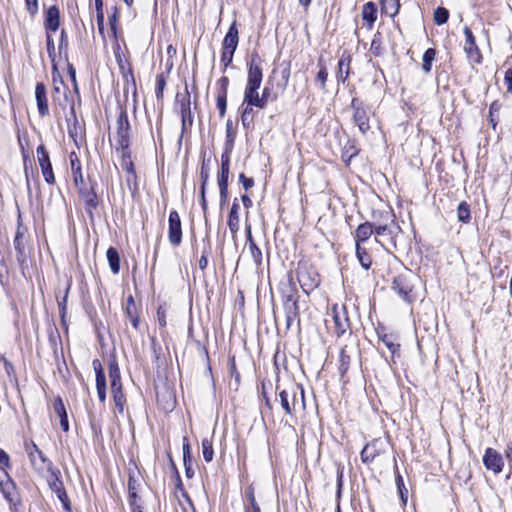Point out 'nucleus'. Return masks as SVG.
<instances>
[{
	"instance_id": "obj_53",
	"label": "nucleus",
	"mask_w": 512,
	"mask_h": 512,
	"mask_svg": "<svg viewBox=\"0 0 512 512\" xmlns=\"http://www.w3.org/2000/svg\"><path fill=\"white\" fill-rule=\"evenodd\" d=\"M239 180L243 184L245 190H248L254 186V180L252 178H247L243 173L239 175Z\"/></svg>"
},
{
	"instance_id": "obj_59",
	"label": "nucleus",
	"mask_w": 512,
	"mask_h": 512,
	"mask_svg": "<svg viewBox=\"0 0 512 512\" xmlns=\"http://www.w3.org/2000/svg\"><path fill=\"white\" fill-rule=\"evenodd\" d=\"M182 496H183L184 500L183 501L180 500L179 503L182 506L183 510L186 512L185 504H187L194 511L192 501L185 491H182Z\"/></svg>"
},
{
	"instance_id": "obj_27",
	"label": "nucleus",
	"mask_w": 512,
	"mask_h": 512,
	"mask_svg": "<svg viewBox=\"0 0 512 512\" xmlns=\"http://www.w3.org/2000/svg\"><path fill=\"white\" fill-rule=\"evenodd\" d=\"M106 254H107V259H108L111 271L114 274L119 273V270H120V257H119L118 251L115 248L110 247L107 250Z\"/></svg>"
},
{
	"instance_id": "obj_26",
	"label": "nucleus",
	"mask_w": 512,
	"mask_h": 512,
	"mask_svg": "<svg viewBox=\"0 0 512 512\" xmlns=\"http://www.w3.org/2000/svg\"><path fill=\"white\" fill-rule=\"evenodd\" d=\"M297 298L295 295L290 294L287 296L284 307L287 313V319L290 321L292 318H295L298 314V304Z\"/></svg>"
},
{
	"instance_id": "obj_45",
	"label": "nucleus",
	"mask_w": 512,
	"mask_h": 512,
	"mask_svg": "<svg viewBox=\"0 0 512 512\" xmlns=\"http://www.w3.org/2000/svg\"><path fill=\"white\" fill-rule=\"evenodd\" d=\"M234 52L235 51H233V50L222 48L221 62L223 63V65L225 67H227L229 64H231Z\"/></svg>"
},
{
	"instance_id": "obj_39",
	"label": "nucleus",
	"mask_w": 512,
	"mask_h": 512,
	"mask_svg": "<svg viewBox=\"0 0 512 512\" xmlns=\"http://www.w3.org/2000/svg\"><path fill=\"white\" fill-rule=\"evenodd\" d=\"M449 18V12L444 7H438L434 11V21L438 25L445 24L448 21Z\"/></svg>"
},
{
	"instance_id": "obj_51",
	"label": "nucleus",
	"mask_w": 512,
	"mask_h": 512,
	"mask_svg": "<svg viewBox=\"0 0 512 512\" xmlns=\"http://www.w3.org/2000/svg\"><path fill=\"white\" fill-rule=\"evenodd\" d=\"M56 495L58 499L62 502L64 509L70 510V502L65 490L63 489L62 491H58Z\"/></svg>"
},
{
	"instance_id": "obj_18",
	"label": "nucleus",
	"mask_w": 512,
	"mask_h": 512,
	"mask_svg": "<svg viewBox=\"0 0 512 512\" xmlns=\"http://www.w3.org/2000/svg\"><path fill=\"white\" fill-rule=\"evenodd\" d=\"M239 209V203L237 202V199H234L227 221L228 227L233 234L237 233L239 230Z\"/></svg>"
},
{
	"instance_id": "obj_20",
	"label": "nucleus",
	"mask_w": 512,
	"mask_h": 512,
	"mask_svg": "<svg viewBox=\"0 0 512 512\" xmlns=\"http://www.w3.org/2000/svg\"><path fill=\"white\" fill-rule=\"evenodd\" d=\"M53 408H54L55 413L60 418V426H61V428L64 431H68L69 430L68 417H67V413H66V409H65L64 403H63L61 398H57V399L54 400Z\"/></svg>"
},
{
	"instance_id": "obj_46",
	"label": "nucleus",
	"mask_w": 512,
	"mask_h": 512,
	"mask_svg": "<svg viewBox=\"0 0 512 512\" xmlns=\"http://www.w3.org/2000/svg\"><path fill=\"white\" fill-rule=\"evenodd\" d=\"M396 485H397L398 491L400 493L401 499H402L403 503L405 504L407 501V498L405 497L404 493H407V489L404 486L402 476L399 474L396 476Z\"/></svg>"
},
{
	"instance_id": "obj_28",
	"label": "nucleus",
	"mask_w": 512,
	"mask_h": 512,
	"mask_svg": "<svg viewBox=\"0 0 512 512\" xmlns=\"http://www.w3.org/2000/svg\"><path fill=\"white\" fill-rule=\"evenodd\" d=\"M25 231L19 225L14 237V248L17 251L18 255L24 256L25 253V244H24Z\"/></svg>"
},
{
	"instance_id": "obj_52",
	"label": "nucleus",
	"mask_w": 512,
	"mask_h": 512,
	"mask_svg": "<svg viewBox=\"0 0 512 512\" xmlns=\"http://www.w3.org/2000/svg\"><path fill=\"white\" fill-rule=\"evenodd\" d=\"M183 460L184 465H187V462L190 460V445L186 437L183 438Z\"/></svg>"
},
{
	"instance_id": "obj_14",
	"label": "nucleus",
	"mask_w": 512,
	"mask_h": 512,
	"mask_svg": "<svg viewBox=\"0 0 512 512\" xmlns=\"http://www.w3.org/2000/svg\"><path fill=\"white\" fill-rule=\"evenodd\" d=\"M77 189L81 198L85 202L87 211L91 213L92 210L95 209L98 205L96 193L93 191V189L87 188L85 184L79 185Z\"/></svg>"
},
{
	"instance_id": "obj_33",
	"label": "nucleus",
	"mask_w": 512,
	"mask_h": 512,
	"mask_svg": "<svg viewBox=\"0 0 512 512\" xmlns=\"http://www.w3.org/2000/svg\"><path fill=\"white\" fill-rule=\"evenodd\" d=\"M356 256L360 263V265L365 269L368 270L371 266V258L366 251L365 248H362L358 243H356Z\"/></svg>"
},
{
	"instance_id": "obj_40",
	"label": "nucleus",
	"mask_w": 512,
	"mask_h": 512,
	"mask_svg": "<svg viewBox=\"0 0 512 512\" xmlns=\"http://www.w3.org/2000/svg\"><path fill=\"white\" fill-rule=\"evenodd\" d=\"M165 86H166L165 75L163 73L158 74L156 76V89H155L157 99H161L163 97V91L165 89Z\"/></svg>"
},
{
	"instance_id": "obj_21",
	"label": "nucleus",
	"mask_w": 512,
	"mask_h": 512,
	"mask_svg": "<svg viewBox=\"0 0 512 512\" xmlns=\"http://www.w3.org/2000/svg\"><path fill=\"white\" fill-rule=\"evenodd\" d=\"M374 233V226L370 222L360 224L355 231L356 243L364 242Z\"/></svg>"
},
{
	"instance_id": "obj_15",
	"label": "nucleus",
	"mask_w": 512,
	"mask_h": 512,
	"mask_svg": "<svg viewBox=\"0 0 512 512\" xmlns=\"http://www.w3.org/2000/svg\"><path fill=\"white\" fill-rule=\"evenodd\" d=\"M45 27L49 31H57L60 25V12L57 6L49 7L45 16Z\"/></svg>"
},
{
	"instance_id": "obj_35",
	"label": "nucleus",
	"mask_w": 512,
	"mask_h": 512,
	"mask_svg": "<svg viewBox=\"0 0 512 512\" xmlns=\"http://www.w3.org/2000/svg\"><path fill=\"white\" fill-rule=\"evenodd\" d=\"M247 241H248V244H249V250H250L251 257L253 258V260L256 263V265H260L261 262H262V252L257 247L255 242L253 241L250 232L248 234Z\"/></svg>"
},
{
	"instance_id": "obj_50",
	"label": "nucleus",
	"mask_w": 512,
	"mask_h": 512,
	"mask_svg": "<svg viewBox=\"0 0 512 512\" xmlns=\"http://www.w3.org/2000/svg\"><path fill=\"white\" fill-rule=\"evenodd\" d=\"M26 8L31 15L38 12V0H25Z\"/></svg>"
},
{
	"instance_id": "obj_47",
	"label": "nucleus",
	"mask_w": 512,
	"mask_h": 512,
	"mask_svg": "<svg viewBox=\"0 0 512 512\" xmlns=\"http://www.w3.org/2000/svg\"><path fill=\"white\" fill-rule=\"evenodd\" d=\"M46 40H47V52H48V55H49L51 61L53 62L54 59H55V44H54V40H53L52 36L49 33H47Z\"/></svg>"
},
{
	"instance_id": "obj_29",
	"label": "nucleus",
	"mask_w": 512,
	"mask_h": 512,
	"mask_svg": "<svg viewBox=\"0 0 512 512\" xmlns=\"http://www.w3.org/2000/svg\"><path fill=\"white\" fill-rule=\"evenodd\" d=\"M381 5L383 12L389 17H394L400 9L399 0H381Z\"/></svg>"
},
{
	"instance_id": "obj_63",
	"label": "nucleus",
	"mask_w": 512,
	"mask_h": 512,
	"mask_svg": "<svg viewBox=\"0 0 512 512\" xmlns=\"http://www.w3.org/2000/svg\"><path fill=\"white\" fill-rule=\"evenodd\" d=\"M157 316H158V322H159L160 326L161 327H165L166 326V315H165V312L161 311L159 309L158 312H157Z\"/></svg>"
},
{
	"instance_id": "obj_6",
	"label": "nucleus",
	"mask_w": 512,
	"mask_h": 512,
	"mask_svg": "<svg viewBox=\"0 0 512 512\" xmlns=\"http://www.w3.org/2000/svg\"><path fill=\"white\" fill-rule=\"evenodd\" d=\"M130 124L126 113H121L117 120V132L115 136L116 149L125 150L130 144Z\"/></svg>"
},
{
	"instance_id": "obj_44",
	"label": "nucleus",
	"mask_w": 512,
	"mask_h": 512,
	"mask_svg": "<svg viewBox=\"0 0 512 512\" xmlns=\"http://www.w3.org/2000/svg\"><path fill=\"white\" fill-rule=\"evenodd\" d=\"M320 70L317 73L316 81L320 83L321 89L324 90L326 86V81L328 77V72L326 70V67L323 66L321 63H319Z\"/></svg>"
},
{
	"instance_id": "obj_49",
	"label": "nucleus",
	"mask_w": 512,
	"mask_h": 512,
	"mask_svg": "<svg viewBox=\"0 0 512 512\" xmlns=\"http://www.w3.org/2000/svg\"><path fill=\"white\" fill-rule=\"evenodd\" d=\"M109 377H110V380L113 381V380H120L121 376H120V370H119V367L116 363H111L110 366H109Z\"/></svg>"
},
{
	"instance_id": "obj_31",
	"label": "nucleus",
	"mask_w": 512,
	"mask_h": 512,
	"mask_svg": "<svg viewBox=\"0 0 512 512\" xmlns=\"http://www.w3.org/2000/svg\"><path fill=\"white\" fill-rule=\"evenodd\" d=\"M126 314L132 324V326L135 328V329H138V326H139V318L137 316V313H136V308H135V304H134V300H133V297L130 296L127 300V307H126Z\"/></svg>"
},
{
	"instance_id": "obj_19",
	"label": "nucleus",
	"mask_w": 512,
	"mask_h": 512,
	"mask_svg": "<svg viewBox=\"0 0 512 512\" xmlns=\"http://www.w3.org/2000/svg\"><path fill=\"white\" fill-rule=\"evenodd\" d=\"M350 55L342 54L338 61V69L336 73V77L338 81L345 82L349 76V66H350Z\"/></svg>"
},
{
	"instance_id": "obj_42",
	"label": "nucleus",
	"mask_w": 512,
	"mask_h": 512,
	"mask_svg": "<svg viewBox=\"0 0 512 512\" xmlns=\"http://www.w3.org/2000/svg\"><path fill=\"white\" fill-rule=\"evenodd\" d=\"M335 311H336V309H335V307H333V313H335ZM333 318H334V322L336 325L337 334H343L347 327V319L344 318V320L342 321L337 314H334Z\"/></svg>"
},
{
	"instance_id": "obj_10",
	"label": "nucleus",
	"mask_w": 512,
	"mask_h": 512,
	"mask_svg": "<svg viewBox=\"0 0 512 512\" xmlns=\"http://www.w3.org/2000/svg\"><path fill=\"white\" fill-rule=\"evenodd\" d=\"M464 35H465V44H464V51L467 55V57L471 60L473 63H481L482 57L480 54V51L476 45L475 37L471 31V29L467 26L463 29Z\"/></svg>"
},
{
	"instance_id": "obj_24",
	"label": "nucleus",
	"mask_w": 512,
	"mask_h": 512,
	"mask_svg": "<svg viewBox=\"0 0 512 512\" xmlns=\"http://www.w3.org/2000/svg\"><path fill=\"white\" fill-rule=\"evenodd\" d=\"M362 18L371 28L377 19V8L373 2H367L362 8Z\"/></svg>"
},
{
	"instance_id": "obj_30",
	"label": "nucleus",
	"mask_w": 512,
	"mask_h": 512,
	"mask_svg": "<svg viewBox=\"0 0 512 512\" xmlns=\"http://www.w3.org/2000/svg\"><path fill=\"white\" fill-rule=\"evenodd\" d=\"M384 216H385V222L383 224H376V223L373 224L374 233L378 236H382L385 234H391V231L388 227V222L393 221V214L391 213V211H386L384 213Z\"/></svg>"
},
{
	"instance_id": "obj_16",
	"label": "nucleus",
	"mask_w": 512,
	"mask_h": 512,
	"mask_svg": "<svg viewBox=\"0 0 512 512\" xmlns=\"http://www.w3.org/2000/svg\"><path fill=\"white\" fill-rule=\"evenodd\" d=\"M239 36L235 22L231 24L227 34L224 37L222 48L235 51L238 45Z\"/></svg>"
},
{
	"instance_id": "obj_8",
	"label": "nucleus",
	"mask_w": 512,
	"mask_h": 512,
	"mask_svg": "<svg viewBox=\"0 0 512 512\" xmlns=\"http://www.w3.org/2000/svg\"><path fill=\"white\" fill-rule=\"evenodd\" d=\"M168 239L173 246H179L182 241L181 220L175 210L170 212L168 218Z\"/></svg>"
},
{
	"instance_id": "obj_38",
	"label": "nucleus",
	"mask_w": 512,
	"mask_h": 512,
	"mask_svg": "<svg viewBox=\"0 0 512 512\" xmlns=\"http://www.w3.org/2000/svg\"><path fill=\"white\" fill-rule=\"evenodd\" d=\"M457 218L460 222H463V223H468L470 220V207L464 201L458 205Z\"/></svg>"
},
{
	"instance_id": "obj_37",
	"label": "nucleus",
	"mask_w": 512,
	"mask_h": 512,
	"mask_svg": "<svg viewBox=\"0 0 512 512\" xmlns=\"http://www.w3.org/2000/svg\"><path fill=\"white\" fill-rule=\"evenodd\" d=\"M202 453L203 458L206 462H211L213 460L214 451H213V445L212 440L208 438H204L202 440Z\"/></svg>"
},
{
	"instance_id": "obj_3",
	"label": "nucleus",
	"mask_w": 512,
	"mask_h": 512,
	"mask_svg": "<svg viewBox=\"0 0 512 512\" xmlns=\"http://www.w3.org/2000/svg\"><path fill=\"white\" fill-rule=\"evenodd\" d=\"M351 108L354 110L353 112V121L355 125L358 127L361 133L365 134L370 129L369 124V109L364 103L358 99L353 98L351 101Z\"/></svg>"
},
{
	"instance_id": "obj_54",
	"label": "nucleus",
	"mask_w": 512,
	"mask_h": 512,
	"mask_svg": "<svg viewBox=\"0 0 512 512\" xmlns=\"http://www.w3.org/2000/svg\"><path fill=\"white\" fill-rule=\"evenodd\" d=\"M220 193V205L223 207L227 203L228 198V186H219Z\"/></svg>"
},
{
	"instance_id": "obj_12",
	"label": "nucleus",
	"mask_w": 512,
	"mask_h": 512,
	"mask_svg": "<svg viewBox=\"0 0 512 512\" xmlns=\"http://www.w3.org/2000/svg\"><path fill=\"white\" fill-rule=\"evenodd\" d=\"M176 101L181 114L183 126L187 124L192 125L193 119L189 93L185 92L184 94H177Z\"/></svg>"
},
{
	"instance_id": "obj_60",
	"label": "nucleus",
	"mask_w": 512,
	"mask_h": 512,
	"mask_svg": "<svg viewBox=\"0 0 512 512\" xmlns=\"http://www.w3.org/2000/svg\"><path fill=\"white\" fill-rule=\"evenodd\" d=\"M208 178H209L208 171L204 170V168L202 167V169H201V180H202L201 192H202V194H204V192H205Z\"/></svg>"
},
{
	"instance_id": "obj_43",
	"label": "nucleus",
	"mask_w": 512,
	"mask_h": 512,
	"mask_svg": "<svg viewBox=\"0 0 512 512\" xmlns=\"http://www.w3.org/2000/svg\"><path fill=\"white\" fill-rule=\"evenodd\" d=\"M113 399H114L115 406L118 409L119 413H123L125 402H126L123 392L121 391V392L113 393Z\"/></svg>"
},
{
	"instance_id": "obj_32",
	"label": "nucleus",
	"mask_w": 512,
	"mask_h": 512,
	"mask_svg": "<svg viewBox=\"0 0 512 512\" xmlns=\"http://www.w3.org/2000/svg\"><path fill=\"white\" fill-rule=\"evenodd\" d=\"M93 368L96 373V388L106 389V377L99 360L96 359L93 361Z\"/></svg>"
},
{
	"instance_id": "obj_34",
	"label": "nucleus",
	"mask_w": 512,
	"mask_h": 512,
	"mask_svg": "<svg viewBox=\"0 0 512 512\" xmlns=\"http://www.w3.org/2000/svg\"><path fill=\"white\" fill-rule=\"evenodd\" d=\"M379 337H380V340L384 343V345L391 352L392 359H394L396 355H399L400 344L396 343L393 340V337L391 335L384 334Z\"/></svg>"
},
{
	"instance_id": "obj_36",
	"label": "nucleus",
	"mask_w": 512,
	"mask_h": 512,
	"mask_svg": "<svg viewBox=\"0 0 512 512\" xmlns=\"http://www.w3.org/2000/svg\"><path fill=\"white\" fill-rule=\"evenodd\" d=\"M436 51L433 48L427 49L423 54V65L422 69L425 73L431 71L432 62L435 59Z\"/></svg>"
},
{
	"instance_id": "obj_58",
	"label": "nucleus",
	"mask_w": 512,
	"mask_h": 512,
	"mask_svg": "<svg viewBox=\"0 0 512 512\" xmlns=\"http://www.w3.org/2000/svg\"><path fill=\"white\" fill-rule=\"evenodd\" d=\"M67 48H68L67 34H66L65 30H62L61 35H60L59 50L61 52L63 49L67 50Z\"/></svg>"
},
{
	"instance_id": "obj_5",
	"label": "nucleus",
	"mask_w": 512,
	"mask_h": 512,
	"mask_svg": "<svg viewBox=\"0 0 512 512\" xmlns=\"http://www.w3.org/2000/svg\"><path fill=\"white\" fill-rule=\"evenodd\" d=\"M38 164L41 173L46 183L53 185L55 183V176L52 169V164L46 147L41 144L36 149Z\"/></svg>"
},
{
	"instance_id": "obj_64",
	"label": "nucleus",
	"mask_w": 512,
	"mask_h": 512,
	"mask_svg": "<svg viewBox=\"0 0 512 512\" xmlns=\"http://www.w3.org/2000/svg\"><path fill=\"white\" fill-rule=\"evenodd\" d=\"M96 18H97L98 29L102 33L104 30V13L96 14Z\"/></svg>"
},
{
	"instance_id": "obj_25",
	"label": "nucleus",
	"mask_w": 512,
	"mask_h": 512,
	"mask_svg": "<svg viewBox=\"0 0 512 512\" xmlns=\"http://www.w3.org/2000/svg\"><path fill=\"white\" fill-rule=\"evenodd\" d=\"M4 475L7 479L6 481L0 482V490L6 500L13 503L15 501V487L13 482L8 478V474L5 472Z\"/></svg>"
},
{
	"instance_id": "obj_61",
	"label": "nucleus",
	"mask_w": 512,
	"mask_h": 512,
	"mask_svg": "<svg viewBox=\"0 0 512 512\" xmlns=\"http://www.w3.org/2000/svg\"><path fill=\"white\" fill-rule=\"evenodd\" d=\"M132 500L130 501L131 512H143L142 507L136 503V494H131Z\"/></svg>"
},
{
	"instance_id": "obj_41",
	"label": "nucleus",
	"mask_w": 512,
	"mask_h": 512,
	"mask_svg": "<svg viewBox=\"0 0 512 512\" xmlns=\"http://www.w3.org/2000/svg\"><path fill=\"white\" fill-rule=\"evenodd\" d=\"M217 108L219 110L220 116L223 117L226 112L227 100H226V92L223 91L221 94L217 96L216 101Z\"/></svg>"
},
{
	"instance_id": "obj_22",
	"label": "nucleus",
	"mask_w": 512,
	"mask_h": 512,
	"mask_svg": "<svg viewBox=\"0 0 512 512\" xmlns=\"http://www.w3.org/2000/svg\"><path fill=\"white\" fill-rule=\"evenodd\" d=\"M70 164H71V170L73 174V179L76 187H79V185H84V178L81 171V164L78 159V157L75 155V153H72L70 155Z\"/></svg>"
},
{
	"instance_id": "obj_23",
	"label": "nucleus",
	"mask_w": 512,
	"mask_h": 512,
	"mask_svg": "<svg viewBox=\"0 0 512 512\" xmlns=\"http://www.w3.org/2000/svg\"><path fill=\"white\" fill-rule=\"evenodd\" d=\"M230 156L228 154L221 155V170L218 174V186H228Z\"/></svg>"
},
{
	"instance_id": "obj_2",
	"label": "nucleus",
	"mask_w": 512,
	"mask_h": 512,
	"mask_svg": "<svg viewBox=\"0 0 512 512\" xmlns=\"http://www.w3.org/2000/svg\"><path fill=\"white\" fill-rule=\"evenodd\" d=\"M280 403L285 413L293 415L298 408H305L304 391L298 385H291L279 393Z\"/></svg>"
},
{
	"instance_id": "obj_17",
	"label": "nucleus",
	"mask_w": 512,
	"mask_h": 512,
	"mask_svg": "<svg viewBox=\"0 0 512 512\" xmlns=\"http://www.w3.org/2000/svg\"><path fill=\"white\" fill-rule=\"evenodd\" d=\"M378 443V440H374L371 443L365 445V447L362 449L361 460L364 463H371L376 458V456L380 454Z\"/></svg>"
},
{
	"instance_id": "obj_56",
	"label": "nucleus",
	"mask_w": 512,
	"mask_h": 512,
	"mask_svg": "<svg viewBox=\"0 0 512 512\" xmlns=\"http://www.w3.org/2000/svg\"><path fill=\"white\" fill-rule=\"evenodd\" d=\"M50 488L52 489V491H54L56 494L58 493V491H62L64 488H63V484L62 482L60 481V479L56 476L54 480H52L50 482Z\"/></svg>"
},
{
	"instance_id": "obj_48",
	"label": "nucleus",
	"mask_w": 512,
	"mask_h": 512,
	"mask_svg": "<svg viewBox=\"0 0 512 512\" xmlns=\"http://www.w3.org/2000/svg\"><path fill=\"white\" fill-rule=\"evenodd\" d=\"M227 140H226V147H225V151L223 154H228L230 156V153L232 151V148H233V143H234V134L231 132L230 129H227Z\"/></svg>"
},
{
	"instance_id": "obj_1",
	"label": "nucleus",
	"mask_w": 512,
	"mask_h": 512,
	"mask_svg": "<svg viewBox=\"0 0 512 512\" xmlns=\"http://www.w3.org/2000/svg\"><path fill=\"white\" fill-rule=\"evenodd\" d=\"M263 73L260 66V59L257 55H253L248 64L247 83L244 90L243 111L241 121L244 126H249L254 117L253 108H265V100L261 97L259 89L262 83Z\"/></svg>"
},
{
	"instance_id": "obj_57",
	"label": "nucleus",
	"mask_w": 512,
	"mask_h": 512,
	"mask_svg": "<svg viewBox=\"0 0 512 512\" xmlns=\"http://www.w3.org/2000/svg\"><path fill=\"white\" fill-rule=\"evenodd\" d=\"M504 82L507 86V92L512 93V69L505 72Z\"/></svg>"
},
{
	"instance_id": "obj_11",
	"label": "nucleus",
	"mask_w": 512,
	"mask_h": 512,
	"mask_svg": "<svg viewBox=\"0 0 512 512\" xmlns=\"http://www.w3.org/2000/svg\"><path fill=\"white\" fill-rule=\"evenodd\" d=\"M393 290L405 301L411 302L410 293L412 285L406 275L400 274L396 276L392 283Z\"/></svg>"
},
{
	"instance_id": "obj_13",
	"label": "nucleus",
	"mask_w": 512,
	"mask_h": 512,
	"mask_svg": "<svg viewBox=\"0 0 512 512\" xmlns=\"http://www.w3.org/2000/svg\"><path fill=\"white\" fill-rule=\"evenodd\" d=\"M35 98L37 108L41 116H46L49 113L48 101L46 97V87L43 83L39 82L35 87Z\"/></svg>"
},
{
	"instance_id": "obj_4",
	"label": "nucleus",
	"mask_w": 512,
	"mask_h": 512,
	"mask_svg": "<svg viewBox=\"0 0 512 512\" xmlns=\"http://www.w3.org/2000/svg\"><path fill=\"white\" fill-rule=\"evenodd\" d=\"M24 448L29 456L32 466L38 472H43L44 470L50 468L51 462L45 457L43 452L33 441L26 440L24 443Z\"/></svg>"
},
{
	"instance_id": "obj_7",
	"label": "nucleus",
	"mask_w": 512,
	"mask_h": 512,
	"mask_svg": "<svg viewBox=\"0 0 512 512\" xmlns=\"http://www.w3.org/2000/svg\"><path fill=\"white\" fill-rule=\"evenodd\" d=\"M298 282L305 293H309L319 285L318 274L307 266H300L297 270Z\"/></svg>"
},
{
	"instance_id": "obj_62",
	"label": "nucleus",
	"mask_w": 512,
	"mask_h": 512,
	"mask_svg": "<svg viewBox=\"0 0 512 512\" xmlns=\"http://www.w3.org/2000/svg\"><path fill=\"white\" fill-rule=\"evenodd\" d=\"M111 389H112L113 393L121 392L122 391L121 379L111 381Z\"/></svg>"
},
{
	"instance_id": "obj_9",
	"label": "nucleus",
	"mask_w": 512,
	"mask_h": 512,
	"mask_svg": "<svg viewBox=\"0 0 512 512\" xmlns=\"http://www.w3.org/2000/svg\"><path fill=\"white\" fill-rule=\"evenodd\" d=\"M483 464L487 470L495 474L502 472L504 467L503 456L494 448H487L483 455Z\"/></svg>"
},
{
	"instance_id": "obj_55",
	"label": "nucleus",
	"mask_w": 512,
	"mask_h": 512,
	"mask_svg": "<svg viewBox=\"0 0 512 512\" xmlns=\"http://www.w3.org/2000/svg\"><path fill=\"white\" fill-rule=\"evenodd\" d=\"M9 460H10L9 455L3 449L0 448V465L3 468L10 467V461Z\"/></svg>"
}]
</instances>
